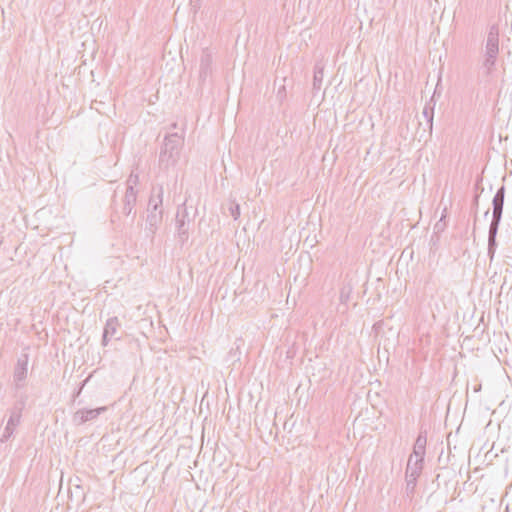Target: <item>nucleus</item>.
<instances>
[{
    "mask_svg": "<svg viewBox=\"0 0 512 512\" xmlns=\"http://www.w3.org/2000/svg\"><path fill=\"white\" fill-rule=\"evenodd\" d=\"M422 114L426 119V124H427L429 134H431L432 128H433L434 108L430 107L429 105H425Z\"/></svg>",
    "mask_w": 512,
    "mask_h": 512,
    "instance_id": "nucleus-17",
    "label": "nucleus"
},
{
    "mask_svg": "<svg viewBox=\"0 0 512 512\" xmlns=\"http://www.w3.org/2000/svg\"><path fill=\"white\" fill-rule=\"evenodd\" d=\"M499 33L500 30L498 24H492L489 26L482 61V68L487 76L494 71L496 66L499 54Z\"/></svg>",
    "mask_w": 512,
    "mask_h": 512,
    "instance_id": "nucleus-2",
    "label": "nucleus"
},
{
    "mask_svg": "<svg viewBox=\"0 0 512 512\" xmlns=\"http://www.w3.org/2000/svg\"><path fill=\"white\" fill-rule=\"evenodd\" d=\"M163 193L164 190L162 185L153 187L151 191V196L149 198L148 206H158L161 208L163 203Z\"/></svg>",
    "mask_w": 512,
    "mask_h": 512,
    "instance_id": "nucleus-12",
    "label": "nucleus"
},
{
    "mask_svg": "<svg viewBox=\"0 0 512 512\" xmlns=\"http://www.w3.org/2000/svg\"><path fill=\"white\" fill-rule=\"evenodd\" d=\"M423 470V464L413 462L411 459H408L406 471H405V477H415L418 478Z\"/></svg>",
    "mask_w": 512,
    "mask_h": 512,
    "instance_id": "nucleus-14",
    "label": "nucleus"
},
{
    "mask_svg": "<svg viewBox=\"0 0 512 512\" xmlns=\"http://www.w3.org/2000/svg\"><path fill=\"white\" fill-rule=\"evenodd\" d=\"M120 328L121 324L116 316L108 318L103 329L101 344L107 346L111 340H120Z\"/></svg>",
    "mask_w": 512,
    "mask_h": 512,
    "instance_id": "nucleus-4",
    "label": "nucleus"
},
{
    "mask_svg": "<svg viewBox=\"0 0 512 512\" xmlns=\"http://www.w3.org/2000/svg\"><path fill=\"white\" fill-rule=\"evenodd\" d=\"M424 456V452L413 449V452L411 453L408 459H411L413 462L424 464Z\"/></svg>",
    "mask_w": 512,
    "mask_h": 512,
    "instance_id": "nucleus-22",
    "label": "nucleus"
},
{
    "mask_svg": "<svg viewBox=\"0 0 512 512\" xmlns=\"http://www.w3.org/2000/svg\"><path fill=\"white\" fill-rule=\"evenodd\" d=\"M475 203H478V196L475 197Z\"/></svg>",
    "mask_w": 512,
    "mask_h": 512,
    "instance_id": "nucleus-29",
    "label": "nucleus"
},
{
    "mask_svg": "<svg viewBox=\"0 0 512 512\" xmlns=\"http://www.w3.org/2000/svg\"><path fill=\"white\" fill-rule=\"evenodd\" d=\"M417 479L418 478H415V477H405V480H406V488H405V491H406V494L408 497H412L414 492H415V488H416V484H417Z\"/></svg>",
    "mask_w": 512,
    "mask_h": 512,
    "instance_id": "nucleus-19",
    "label": "nucleus"
},
{
    "mask_svg": "<svg viewBox=\"0 0 512 512\" xmlns=\"http://www.w3.org/2000/svg\"><path fill=\"white\" fill-rule=\"evenodd\" d=\"M201 1L202 0H191V5L195 8V9H199L201 7Z\"/></svg>",
    "mask_w": 512,
    "mask_h": 512,
    "instance_id": "nucleus-25",
    "label": "nucleus"
},
{
    "mask_svg": "<svg viewBox=\"0 0 512 512\" xmlns=\"http://www.w3.org/2000/svg\"><path fill=\"white\" fill-rule=\"evenodd\" d=\"M147 212H148V213H153V212H154V213H155V212H162V213H163L162 208H160V207H158V206H151V207H149V206H148V208H147Z\"/></svg>",
    "mask_w": 512,
    "mask_h": 512,
    "instance_id": "nucleus-24",
    "label": "nucleus"
},
{
    "mask_svg": "<svg viewBox=\"0 0 512 512\" xmlns=\"http://www.w3.org/2000/svg\"><path fill=\"white\" fill-rule=\"evenodd\" d=\"M495 251H496L495 249L488 248V256H489L491 261L493 260V257L495 255Z\"/></svg>",
    "mask_w": 512,
    "mask_h": 512,
    "instance_id": "nucleus-27",
    "label": "nucleus"
},
{
    "mask_svg": "<svg viewBox=\"0 0 512 512\" xmlns=\"http://www.w3.org/2000/svg\"><path fill=\"white\" fill-rule=\"evenodd\" d=\"M212 75V55L208 49H203L200 56L199 81L204 84Z\"/></svg>",
    "mask_w": 512,
    "mask_h": 512,
    "instance_id": "nucleus-7",
    "label": "nucleus"
},
{
    "mask_svg": "<svg viewBox=\"0 0 512 512\" xmlns=\"http://www.w3.org/2000/svg\"><path fill=\"white\" fill-rule=\"evenodd\" d=\"M505 199V187L501 186L492 200L493 212H492V220L490 224L499 225L502 218L503 206Z\"/></svg>",
    "mask_w": 512,
    "mask_h": 512,
    "instance_id": "nucleus-6",
    "label": "nucleus"
},
{
    "mask_svg": "<svg viewBox=\"0 0 512 512\" xmlns=\"http://www.w3.org/2000/svg\"><path fill=\"white\" fill-rule=\"evenodd\" d=\"M424 456V452L413 449V452L411 453L408 459H411L413 462L424 464Z\"/></svg>",
    "mask_w": 512,
    "mask_h": 512,
    "instance_id": "nucleus-21",
    "label": "nucleus"
},
{
    "mask_svg": "<svg viewBox=\"0 0 512 512\" xmlns=\"http://www.w3.org/2000/svg\"><path fill=\"white\" fill-rule=\"evenodd\" d=\"M139 181V177L137 174L131 173L127 179V188L135 189V186L137 185Z\"/></svg>",
    "mask_w": 512,
    "mask_h": 512,
    "instance_id": "nucleus-23",
    "label": "nucleus"
},
{
    "mask_svg": "<svg viewBox=\"0 0 512 512\" xmlns=\"http://www.w3.org/2000/svg\"><path fill=\"white\" fill-rule=\"evenodd\" d=\"M285 90H282V89H279L278 91V95H280L281 93H284Z\"/></svg>",
    "mask_w": 512,
    "mask_h": 512,
    "instance_id": "nucleus-28",
    "label": "nucleus"
},
{
    "mask_svg": "<svg viewBox=\"0 0 512 512\" xmlns=\"http://www.w3.org/2000/svg\"><path fill=\"white\" fill-rule=\"evenodd\" d=\"M324 77V64L322 62H316L314 66V75H313V89L319 90L322 86Z\"/></svg>",
    "mask_w": 512,
    "mask_h": 512,
    "instance_id": "nucleus-13",
    "label": "nucleus"
},
{
    "mask_svg": "<svg viewBox=\"0 0 512 512\" xmlns=\"http://www.w3.org/2000/svg\"><path fill=\"white\" fill-rule=\"evenodd\" d=\"M27 366L28 361L26 357L25 359H18L13 373V380L17 389L24 385L23 383L27 377Z\"/></svg>",
    "mask_w": 512,
    "mask_h": 512,
    "instance_id": "nucleus-9",
    "label": "nucleus"
},
{
    "mask_svg": "<svg viewBox=\"0 0 512 512\" xmlns=\"http://www.w3.org/2000/svg\"><path fill=\"white\" fill-rule=\"evenodd\" d=\"M499 225L490 224L489 226V232H488V248H492L496 250L497 242H496V236L498 233Z\"/></svg>",
    "mask_w": 512,
    "mask_h": 512,
    "instance_id": "nucleus-16",
    "label": "nucleus"
},
{
    "mask_svg": "<svg viewBox=\"0 0 512 512\" xmlns=\"http://www.w3.org/2000/svg\"><path fill=\"white\" fill-rule=\"evenodd\" d=\"M137 201V191L135 189L126 188V192L123 199V207H122V213L126 216H129L136 204Z\"/></svg>",
    "mask_w": 512,
    "mask_h": 512,
    "instance_id": "nucleus-11",
    "label": "nucleus"
},
{
    "mask_svg": "<svg viewBox=\"0 0 512 512\" xmlns=\"http://www.w3.org/2000/svg\"><path fill=\"white\" fill-rule=\"evenodd\" d=\"M107 410V406H101L95 409H79L73 414L72 420L76 425H83L88 421L97 419L100 414L105 413Z\"/></svg>",
    "mask_w": 512,
    "mask_h": 512,
    "instance_id": "nucleus-5",
    "label": "nucleus"
},
{
    "mask_svg": "<svg viewBox=\"0 0 512 512\" xmlns=\"http://www.w3.org/2000/svg\"><path fill=\"white\" fill-rule=\"evenodd\" d=\"M22 408H14L11 410L10 417L7 421L6 427L4 428L3 434L0 438L2 443L8 441V439L14 434L16 426L19 425L21 419Z\"/></svg>",
    "mask_w": 512,
    "mask_h": 512,
    "instance_id": "nucleus-8",
    "label": "nucleus"
},
{
    "mask_svg": "<svg viewBox=\"0 0 512 512\" xmlns=\"http://www.w3.org/2000/svg\"><path fill=\"white\" fill-rule=\"evenodd\" d=\"M88 381V379L84 380L83 383L81 384V386L79 387V389L76 391V393L74 394V397H78L81 392H82V389L84 387V385L86 384V382Z\"/></svg>",
    "mask_w": 512,
    "mask_h": 512,
    "instance_id": "nucleus-26",
    "label": "nucleus"
},
{
    "mask_svg": "<svg viewBox=\"0 0 512 512\" xmlns=\"http://www.w3.org/2000/svg\"><path fill=\"white\" fill-rule=\"evenodd\" d=\"M162 221V212L147 213L145 232L146 236L153 238L158 230V226Z\"/></svg>",
    "mask_w": 512,
    "mask_h": 512,
    "instance_id": "nucleus-10",
    "label": "nucleus"
},
{
    "mask_svg": "<svg viewBox=\"0 0 512 512\" xmlns=\"http://www.w3.org/2000/svg\"><path fill=\"white\" fill-rule=\"evenodd\" d=\"M427 436L426 432H420L416 438L413 449L417 451L426 452Z\"/></svg>",
    "mask_w": 512,
    "mask_h": 512,
    "instance_id": "nucleus-18",
    "label": "nucleus"
},
{
    "mask_svg": "<svg viewBox=\"0 0 512 512\" xmlns=\"http://www.w3.org/2000/svg\"><path fill=\"white\" fill-rule=\"evenodd\" d=\"M194 214H191L186 202L177 207L175 215V229L178 242L183 245L189 239L191 227L194 222Z\"/></svg>",
    "mask_w": 512,
    "mask_h": 512,
    "instance_id": "nucleus-3",
    "label": "nucleus"
},
{
    "mask_svg": "<svg viewBox=\"0 0 512 512\" xmlns=\"http://www.w3.org/2000/svg\"><path fill=\"white\" fill-rule=\"evenodd\" d=\"M352 291H353V287L350 283H345L342 285V287L340 288V293H339V300H340L341 305L347 306V304L350 300Z\"/></svg>",
    "mask_w": 512,
    "mask_h": 512,
    "instance_id": "nucleus-15",
    "label": "nucleus"
},
{
    "mask_svg": "<svg viewBox=\"0 0 512 512\" xmlns=\"http://www.w3.org/2000/svg\"><path fill=\"white\" fill-rule=\"evenodd\" d=\"M184 139L178 133L165 136L163 146L159 154V167L164 171L174 167L179 160Z\"/></svg>",
    "mask_w": 512,
    "mask_h": 512,
    "instance_id": "nucleus-1",
    "label": "nucleus"
},
{
    "mask_svg": "<svg viewBox=\"0 0 512 512\" xmlns=\"http://www.w3.org/2000/svg\"><path fill=\"white\" fill-rule=\"evenodd\" d=\"M228 210L234 220L240 217V205L235 200L230 201Z\"/></svg>",
    "mask_w": 512,
    "mask_h": 512,
    "instance_id": "nucleus-20",
    "label": "nucleus"
}]
</instances>
